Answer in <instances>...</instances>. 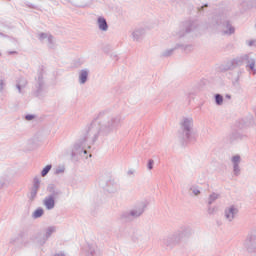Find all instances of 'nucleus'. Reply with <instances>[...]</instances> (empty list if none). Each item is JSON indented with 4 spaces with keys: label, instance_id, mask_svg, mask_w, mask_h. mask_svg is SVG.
<instances>
[{
    "label": "nucleus",
    "instance_id": "obj_1",
    "mask_svg": "<svg viewBox=\"0 0 256 256\" xmlns=\"http://www.w3.org/2000/svg\"><path fill=\"white\" fill-rule=\"evenodd\" d=\"M98 25H99V29H101V31H107L108 26H107V21L105 20V18H103V17L98 18Z\"/></svg>",
    "mask_w": 256,
    "mask_h": 256
},
{
    "label": "nucleus",
    "instance_id": "obj_2",
    "mask_svg": "<svg viewBox=\"0 0 256 256\" xmlns=\"http://www.w3.org/2000/svg\"><path fill=\"white\" fill-rule=\"evenodd\" d=\"M44 205L47 209H53V207H55V200L53 199V197L46 198L44 201Z\"/></svg>",
    "mask_w": 256,
    "mask_h": 256
},
{
    "label": "nucleus",
    "instance_id": "obj_3",
    "mask_svg": "<svg viewBox=\"0 0 256 256\" xmlns=\"http://www.w3.org/2000/svg\"><path fill=\"white\" fill-rule=\"evenodd\" d=\"M43 216V208H38L34 213L33 217L34 219H39V217Z\"/></svg>",
    "mask_w": 256,
    "mask_h": 256
},
{
    "label": "nucleus",
    "instance_id": "obj_4",
    "mask_svg": "<svg viewBox=\"0 0 256 256\" xmlns=\"http://www.w3.org/2000/svg\"><path fill=\"white\" fill-rule=\"evenodd\" d=\"M234 215H235L234 208H230L228 211H226L227 219H233Z\"/></svg>",
    "mask_w": 256,
    "mask_h": 256
},
{
    "label": "nucleus",
    "instance_id": "obj_5",
    "mask_svg": "<svg viewBox=\"0 0 256 256\" xmlns=\"http://www.w3.org/2000/svg\"><path fill=\"white\" fill-rule=\"evenodd\" d=\"M87 71H82L80 73V83H85L87 81Z\"/></svg>",
    "mask_w": 256,
    "mask_h": 256
},
{
    "label": "nucleus",
    "instance_id": "obj_6",
    "mask_svg": "<svg viewBox=\"0 0 256 256\" xmlns=\"http://www.w3.org/2000/svg\"><path fill=\"white\" fill-rule=\"evenodd\" d=\"M49 171H51V165H47V166L42 170V177H45V175H47V173H49Z\"/></svg>",
    "mask_w": 256,
    "mask_h": 256
},
{
    "label": "nucleus",
    "instance_id": "obj_7",
    "mask_svg": "<svg viewBox=\"0 0 256 256\" xmlns=\"http://www.w3.org/2000/svg\"><path fill=\"white\" fill-rule=\"evenodd\" d=\"M216 103H217V105H221V103H223V96L217 94L216 95Z\"/></svg>",
    "mask_w": 256,
    "mask_h": 256
},
{
    "label": "nucleus",
    "instance_id": "obj_8",
    "mask_svg": "<svg viewBox=\"0 0 256 256\" xmlns=\"http://www.w3.org/2000/svg\"><path fill=\"white\" fill-rule=\"evenodd\" d=\"M240 157L239 156H234L233 158H232V161H233V163H239V161H240Z\"/></svg>",
    "mask_w": 256,
    "mask_h": 256
},
{
    "label": "nucleus",
    "instance_id": "obj_9",
    "mask_svg": "<svg viewBox=\"0 0 256 256\" xmlns=\"http://www.w3.org/2000/svg\"><path fill=\"white\" fill-rule=\"evenodd\" d=\"M148 169H153V160H149L148 162Z\"/></svg>",
    "mask_w": 256,
    "mask_h": 256
},
{
    "label": "nucleus",
    "instance_id": "obj_10",
    "mask_svg": "<svg viewBox=\"0 0 256 256\" xmlns=\"http://www.w3.org/2000/svg\"><path fill=\"white\" fill-rule=\"evenodd\" d=\"M32 119H34V116H33V115H27V116H26V120H27V121H31Z\"/></svg>",
    "mask_w": 256,
    "mask_h": 256
},
{
    "label": "nucleus",
    "instance_id": "obj_11",
    "mask_svg": "<svg viewBox=\"0 0 256 256\" xmlns=\"http://www.w3.org/2000/svg\"><path fill=\"white\" fill-rule=\"evenodd\" d=\"M211 199H217V195H211Z\"/></svg>",
    "mask_w": 256,
    "mask_h": 256
},
{
    "label": "nucleus",
    "instance_id": "obj_12",
    "mask_svg": "<svg viewBox=\"0 0 256 256\" xmlns=\"http://www.w3.org/2000/svg\"><path fill=\"white\" fill-rule=\"evenodd\" d=\"M250 67H251V69H253V67H255V64H252Z\"/></svg>",
    "mask_w": 256,
    "mask_h": 256
}]
</instances>
